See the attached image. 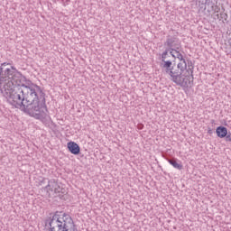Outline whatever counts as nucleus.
<instances>
[{
  "label": "nucleus",
  "instance_id": "nucleus-1",
  "mask_svg": "<svg viewBox=\"0 0 231 231\" xmlns=\"http://www.w3.org/2000/svg\"><path fill=\"white\" fill-rule=\"evenodd\" d=\"M0 91L7 102L16 109H21L36 120L47 124L51 122L46 106V94L42 88L32 83L8 62L0 66Z\"/></svg>",
  "mask_w": 231,
  "mask_h": 231
},
{
  "label": "nucleus",
  "instance_id": "nucleus-2",
  "mask_svg": "<svg viewBox=\"0 0 231 231\" xmlns=\"http://www.w3.org/2000/svg\"><path fill=\"white\" fill-rule=\"evenodd\" d=\"M180 51L181 50H179L175 52L177 53L176 59L180 60L177 65L170 60L162 63L161 67L170 76V80L176 84V86L189 88L190 86V79L194 77V65H192L190 60L187 62Z\"/></svg>",
  "mask_w": 231,
  "mask_h": 231
},
{
  "label": "nucleus",
  "instance_id": "nucleus-3",
  "mask_svg": "<svg viewBox=\"0 0 231 231\" xmlns=\"http://www.w3.org/2000/svg\"><path fill=\"white\" fill-rule=\"evenodd\" d=\"M46 226L49 231H79L71 216L64 211H56L46 220Z\"/></svg>",
  "mask_w": 231,
  "mask_h": 231
},
{
  "label": "nucleus",
  "instance_id": "nucleus-4",
  "mask_svg": "<svg viewBox=\"0 0 231 231\" xmlns=\"http://www.w3.org/2000/svg\"><path fill=\"white\" fill-rule=\"evenodd\" d=\"M45 189L47 190L49 198H60L62 199V198L68 194L66 188L62 187V184H59L55 179H51L48 181Z\"/></svg>",
  "mask_w": 231,
  "mask_h": 231
},
{
  "label": "nucleus",
  "instance_id": "nucleus-5",
  "mask_svg": "<svg viewBox=\"0 0 231 231\" xmlns=\"http://www.w3.org/2000/svg\"><path fill=\"white\" fill-rule=\"evenodd\" d=\"M164 48H176V50H178L181 48V41H180V38L176 35H168L164 42Z\"/></svg>",
  "mask_w": 231,
  "mask_h": 231
},
{
  "label": "nucleus",
  "instance_id": "nucleus-6",
  "mask_svg": "<svg viewBox=\"0 0 231 231\" xmlns=\"http://www.w3.org/2000/svg\"><path fill=\"white\" fill-rule=\"evenodd\" d=\"M179 50H181V47H179V49H176V47H165L164 51L161 54V60L162 64H165V62H171V60H167L171 51L172 53H176Z\"/></svg>",
  "mask_w": 231,
  "mask_h": 231
},
{
  "label": "nucleus",
  "instance_id": "nucleus-7",
  "mask_svg": "<svg viewBox=\"0 0 231 231\" xmlns=\"http://www.w3.org/2000/svg\"><path fill=\"white\" fill-rule=\"evenodd\" d=\"M67 147L71 154H75L76 156L80 154V146L77 143L70 141L67 143Z\"/></svg>",
  "mask_w": 231,
  "mask_h": 231
},
{
  "label": "nucleus",
  "instance_id": "nucleus-8",
  "mask_svg": "<svg viewBox=\"0 0 231 231\" xmlns=\"http://www.w3.org/2000/svg\"><path fill=\"white\" fill-rule=\"evenodd\" d=\"M168 163L170 165H172L174 169H177V171H181L183 169V164L181 163V161H178V159H167Z\"/></svg>",
  "mask_w": 231,
  "mask_h": 231
},
{
  "label": "nucleus",
  "instance_id": "nucleus-9",
  "mask_svg": "<svg viewBox=\"0 0 231 231\" xmlns=\"http://www.w3.org/2000/svg\"><path fill=\"white\" fill-rule=\"evenodd\" d=\"M217 136L218 138H225L228 134V129L225 126H217L216 129Z\"/></svg>",
  "mask_w": 231,
  "mask_h": 231
},
{
  "label": "nucleus",
  "instance_id": "nucleus-10",
  "mask_svg": "<svg viewBox=\"0 0 231 231\" xmlns=\"http://www.w3.org/2000/svg\"><path fill=\"white\" fill-rule=\"evenodd\" d=\"M206 5H208V6H210L211 12H215V14H219L221 8H219L217 5L214 4L211 1H206Z\"/></svg>",
  "mask_w": 231,
  "mask_h": 231
},
{
  "label": "nucleus",
  "instance_id": "nucleus-11",
  "mask_svg": "<svg viewBox=\"0 0 231 231\" xmlns=\"http://www.w3.org/2000/svg\"><path fill=\"white\" fill-rule=\"evenodd\" d=\"M217 19H219V21H223V23H225V21H227L228 19V14L226 13H220V14H217Z\"/></svg>",
  "mask_w": 231,
  "mask_h": 231
},
{
  "label": "nucleus",
  "instance_id": "nucleus-12",
  "mask_svg": "<svg viewBox=\"0 0 231 231\" xmlns=\"http://www.w3.org/2000/svg\"><path fill=\"white\" fill-rule=\"evenodd\" d=\"M225 138H226V142H231V133L228 132Z\"/></svg>",
  "mask_w": 231,
  "mask_h": 231
},
{
  "label": "nucleus",
  "instance_id": "nucleus-13",
  "mask_svg": "<svg viewBox=\"0 0 231 231\" xmlns=\"http://www.w3.org/2000/svg\"><path fill=\"white\" fill-rule=\"evenodd\" d=\"M63 5L66 6L69 3V0H62Z\"/></svg>",
  "mask_w": 231,
  "mask_h": 231
},
{
  "label": "nucleus",
  "instance_id": "nucleus-14",
  "mask_svg": "<svg viewBox=\"0 0 231 231\" xmlns=\"http://www.w3.org/2000/svg\"><path fill=\"white\" fill-rule=\"evenodd\" d=\"M171 54V56L173 58V59H176V55H174V52L171 51L169 52Z\"/></svg>",
  "mask_w": 231,
  "mask_h": 231
},
{
  "label": "nucleus",
  "instance_id": "nucleus-15",
  "mask_svg": "<svg viewBox=\"0 0 231 231\" xmlns=\"http://www.w3.org/2000/svg\"><path fill=\"white\" fill-rule=\"evenodd\" d=\"M138 129H143V125H140Z\"/></svg>",
  "mask_w": 231,
  "mask_h": 231
}]
</instances>
